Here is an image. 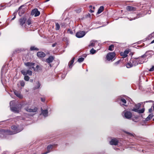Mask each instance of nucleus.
I'll list each match as a JSON object with an SVG mask.
<instances>
[{"label": "nucleus", "mask_w": 154, "mask_h": 154, "mask_svg": "<svg viewBox=\"0 0 154 154\" xmlns=\"http://www.w3.org/2000/svg\"><path fill=\"white\" fill-rule=\"evenodd\" d=\"M15 101H11L10 103V109L11 111L15 112L18 113L21 110V105L20 104H17L15 106Z\"/></svg>", "instance_id": "nucleus-2"}, {"label": "nucleus", "mask_w": 154, "mask_h": 154, "mask_svg": "<svg viewBox=\"0 0 154 154\" xmlns=\"http://www.w3.org/2000/svg\"><path fill=\"white\" fill-rule=\"evenodd\" d=\"M152 111V109L151 108L149 109V112H151Z\"/></svg>", "instance_id": "nucleus-47"}, {"label": "nucleus", "mask_w": 154, "mask_h": 154, "mask_svg": "<svg viewBox=\"0 0 154 154\" xmlns=\"http://www.w3.org/2000/svg\"><path fill=\"white\" fill-rule=\"evenodd\" d=\"M25 110L27 112H36L37 111L38 109L37 107H35L34 109H32L29 108L28 107H26L25 108Z\"/></svg>", "instance_id": "nucleus-10"}, {"label": "nucleus", "mask_w": 154, "mask_h": 154, "mask_svg": "<svg viewBox=\"0 0 154 154\" xmlns=\"http://www.w3.org/2000/svg\"><path fill=\"white\" fill-rule=\"evenodd\" d=\"M56 45H57V44L56 43L53 44H52V46L53 47H54L56 46Z\"/></svg>", "instance_id": "nucleus-45"}, {"label": "nucleus", "mask_w": 154, "mask_h": 154, "mask_svg": "<svg viewBox=\"0 0 154 154\" xmlns=\"http://www.w3.org/2000/svg\"><path fill=\"white\" fill-rule=\"evenodd\" d=\"M40 12L37 8H35L31 12V15L34 16L35 17L38 16L40 15Z\"/></svg>", "instance_id": "nucleus-6"}, {"label": "nucleus", "mask_w": 154, "mask_h": 154, "mask_svg": "<svg viewBox=\"0 0 154 154\" xmlns=\"http://www.w3.org/2000/svg\"><path fill=\"white\" fill-rule=\"evenodd\" d=\"M129 53V51L128 50H126L124 52H121L120 53L121 56L125 58L127 57V54Z\"/></svg>", "instance_id": "nucleus-14"}, {"label": "nucleus", "mask_w": 154, "mask_h": 154, "mask_svg": "<svg viewBox=\"0 0 154 154\" xmlns=\"http://www.w3.org/2000/svg\"><path fill=\"white\" fill-rule=\"evenodd\" d=\"M37 56L39 57H44L46 56V54L43 52L39 51L37 53Z\"/></svg>", "instance_id": "nucleus-16"}, {"label": "nucleus", "mask_w": 154, "mask_h": 154, "mask_svg": "<svg viewBox=\"0 0 154 154\" xmlns=\"http://www.w3.org/2000/svg\"><path fill=\"white\" fill-rule=\"evenodd\" d=\"M60 26L59 24L57 23H55V29L56 30H58L60 28Z\"/></svg>", "instance_id": "nucleus-26"}, {"label": "nucleus", "mask_w": 154, "mask_h": 154, "mask_svg": "<svg viewBox=\"0 0 154 154\" xmlns=\"http://www.w3.org/2000/svg\"><path fill=\"white\" fill-rule=\"evenodd\" d=\"M67 32L68 33H69L71 34H72L73 33V32L70 29H68Z\"/></svg>", "instance_id": "nucleus-35"}, {"label": "nucleus", "mask_w": 154, "mask_h": 154, "mask_svg": "<svg viewBox=\"0 0 154 154\" xmlns=\"http://www.w3.org/2000/svg\"><path fill=\"white\" fill-rule=\"evenodd\" d=\"M104 10V7L103 6H100L98 9L97 13L98 14H100Z\"/></svg>", "instance_id": "nucleus-23"}, {"label": "nucleus", "mask_w": 154, "mask_h": 154, "mask_svg": "<svg viewBox=\"0 0 154 154\" xmlns=\"http://www.w3.org/2000/svg\"><path fill=\"white\" fill-rule=\"evenodd\" d=\"M133 66H135L139 63L138 60H135L133 61Z\"/></svg>", "instance_id": "nucleus-22"}, {"label": "nucleus", "mask_w": 154, "mask_h": 154, "mask_svg": "<svg viewBox=\"0 0 154 154\" xmlns=\"http://www.w3.org/2000/svg\"><path fill=\"white\" fill-rule=\"evenodd\" d=\"M153 120L154 121V119H153Z\"/></svg>", "instance_id": "nucleus-57"}, {"label": "nucleus", "mask_w": 154, "mask_h": 154, "mask_svg": "<svg viewBox=\"0 0 154 154\" xmlns=\"http://www.w3.org/2000/svg\"><path fill=\"white\" fill-rule=\"evenodd\" d=\"M20 25L25 28L28 29L31 23V20L30 19L27 20L26 18L23 17L19 20Z\"/></svg>", "instance_id": "nucleus-3"}, {"label": "nucleus", "mask_w": 154, "mask_h": 154, "mask_svg": "<svg viewBox=\"0 0 154 154\" xmlns=\"http://www.w3.org/2000/svg\"><path fill=\"white\" fill-rule=\"evenodd\" d=\"M138 106L139 107V108L140 107V104H138Z\"/></svg>", "instance_id": "nucleus-53"}, {"label": "nucleus", "mask_w": 154, "mask_h": 154, "mask_svg": "<svg viewBox=\"0 0 154 154\" xmlns=\"http://www.w3.org/2000/svg\"><path fill=\"white\" fill-rule=\"evenodd\" d=\"M145 110L144 108H142L141 109L138 110V113H142L144 112Z\"/></svg>", "instance_id": "nucleus-28"}, {"label": "nucleus", "mask_w": 154, "mask_h": 154, "mask_svg": "<svg viewBox=\"0 0 154 154\" xmlns=\"http://www.w3.org/2000/svg\"><path fill=\"white\" fill-rule=\"evenodd\" d=\"M126 66L128 68H130L133 66V64L131 62L128 63L126 64Z\"/></svg>", "instance_id": "nucleus-25"}, {"label": "nucleus", "mask_w": 154, "mask_h": 154, "mask_svg": "<svg viewBox=\"0 0 154 154\" xmlns=\"http://www.w3.org/2000/svg\"><path fill=\"white\" fill-rule=\"evenodd\" d=\"M126 9L127 11H134L136 10V8L134 7L128 6L127 7Z\"/></svg>", "instance_id": "nucleus-15"}, {"label": "nucleus", "mask_w": 154, "mask_h": 154, "mask_svg": "<svg viewBox=\"0 0 154 154\" xmlns=\"http://www.w3.org/2000/svg\"><path fill=\"white\" fill-rule=\"evenodd\" d=\"M74 59L75 58L73 57L72 60L69 62L68 65L69 68H71L72 67V65L74 62Z\"/></svg>", "instance_id": "nucleus-19"}, {"label": "nucleus", "mask_w": 154, "mask_h": 154, "mask_svg": "<svg viewBox=\"0 0 154 154\" xmlns=\"http://www.w3.org/2000/svg\"><path fill=\"white\" fill-rule=\"evenodd\" d=\"M20 85L22 87H23L25 85V83L23 81H20Z\"/></svg>", "instance_id": "nucleus-34"}, {"label": "nucleus", "mask_w": 154, "mask_h": 154, "mask_svg": "<svg viewBox=\"0 0 154 154\" xmlns=\"http://www.w3.org/2000/svg\"><path fill=\"white\" fill-rule=\"evenodd\" d=\"M40 84L38 82H37L36 83V85L33 88L34 90L38 89L40 86Z\"/></svg>", "instance_id": "nucleus-20"}, {"label": "nucleus", "mask_w": 154, "mask_h": 154, "mask_svg": "<svg viewBox=\"0 0 154 154\" xmlns=\"http://www.w3.org/2000/svg\"><path fill=\"white\" fill-rule=\"evenodd\" d=\"M38 67H39V66H38L37 65V66H36V68H38Z\"/></svg>", "instance_id": "nucleus-54"}, {"label": "nucleus", "mask_w": 154, "mask_h": 154, "mask_svg": "<svg viewBox=\"0 0 154 154\" xmlns=\"http://www.w3.org/2000/svg\"><path fill=\"white\" fill-rule=\"evenodd\" d=\"M146 54H144L143 55L139 57L138 59V60L139 64L143 63L146 60Z\"/></svg>", "instance_id": "nucleus-8"}, {"label": "nucleus", "mask_w": 154, "mask_h": 154, "mask_svg": "<svg viewBox=\"0 0 154 154\" xmlns=\"http://www.w3.org/2000/svg\"><path fill=\"white\" fill-rule=\"evenodd\" d=\"M121 62V61L119 60H118V61H117V62H116L115 63H114V64L115 65H117L118 64H119L120 62Z\"/></svg>", "instance_id": "nucleus-41"}, {"label": "nucleus", "mask_w": 154, "mask_h": 154, "mask_svg": "<svg viewBox=\"0 0 154 154\" xmlns=\"http://www.w3.org/2000/svg\"><path fill=\"white\" fill-rule=\"evenodd\" d=\"M20 10H21V9L20 8H19V14H20Z\"/></svg>", "instance_id": "nucleus-51"}, {"label": "nucleus", "mask_w": 154, "mask_h": 154, "mask_svg": "<svg viewBox=\"0 0 154 154\" xmlns=\"http://www.w3.org/2000/svg\"><path fill=\"white\" fill-rule=\"evenodd\" d=\"M41 100L42 102H44L45 100V99L44 97H43L41 98Z\"/></svg>", "instance_id": "nucleus-40"}, {"label": "nucleus", "mask_w": 154, "mask_h": 154, "mask_svg": "<svg viewBox=\"0 0 154 154\" xmlns=\"http://www.w3.org/2000/svg\"><path fill=\"white\" fill-rule=\"evenodd\" d=\"M81 11V8H78L77 9H76L75 11L76 13H80Z\"/></svg>", "instance_id": "nucleus-33"}, {"label": "nucleus", "mask_w": 154, "mask_h": 154, "mask_svg": "<svg viewBox=\"0 0 154 154\" xmlns=\"http://www.w3.org/2000/svg\"><path fill=\"white\" fill-rule=\"evenodd\" d=\"M50 0H46L45 1V2H47L48 1H49Z\"/></svg>", "instance_id": "nucleus-56"}, {"label": "nucleus", "mask_w": 154, "mask_h": 154, "mask_svg": "<svg viewBox=\"0 0 154 154\" xmlns=\"http://www.w3.org/2000/svg\"><path fill=\"white\" fill-rule=\"evenodd\" d=\"M125 133H126L127 134H128L129 135H130V136H133L132 134L131 133H130V132L126 131L125 132Z\"/></svg>", "instance_id": "nucleus-43"}, {"label": "nucleus", "mask_w": 154, "mask_h": 154, "mask_svg": "<svg viewBox=\"0 0 154 154\" xmlns=\"http://www.w3.org/2000/svg\"><path fill=\"white\" fill-rule=\"evenodd\" d=\"M97 42L96 41H91L90 42V44L88 46L90 47H93L94 46L95 44L96 43H97Z\"/></svg>", "instance_id": "nucleus-17"}, {"label": "nucleus", "mask_w": 154, "mask_h": 154, "mask_svg": "<svg viewBox=\"0 0 154 154\" xmlns=\"http://www.w3.org/2000/svg\"><path fill=\"white\" fill-rule=\"evenodd\" d=\"M25 65L26 66L29 67V69H33L34 70H35V68L34 67L35 65V63H34L27 62L25 63Z\"/></svg>", "instance_id": "nucleus-7"}, {"label": "nucleus", "mask_w": 154, "mask_h": 154, "mask_svg": "<svg viewBox=\"0 0 154 154\" xmlns=\"http://www.w3.org/2000/svg\"><path fill=\"white\" fill-rule=\"evenodd\" d=\"M3 133V130H0V135ZM1 136V135H0Z\"/></svg>", "instance_id": "nucleus-46"}, {"label": "nucleus", "mask_w": 154, "mask_h": 154, "mask_svg": "<svg viewBox=\"0 0 154 154\" xmlns=\"http://www.w3.org/2000/svg\"><path fill=\"white\" fill-rule=\"evenodd\" d=\"M153 114H151L148 116V117H149L150 118V119H151L153 117Z\"/></svg>", "instance_id": "nucleus-39"}, {"label": "nucleus", "mask_w": 154, "mask_h": 154, "mask_svg": "<svg viewBox=\"0 0 154 154\" xmlns=\"http://www.w3.org/2000/svg\"><path fill=\"white\" fill-rule=\"evenodd\" d=\"M42 113L43 115L45 117H46L48 115V111L47 109L42 110Z\"/></svg>", "instance_id": "nucleus-18"}, {"label": "nucleus", "mask_w": 154, "mask_h": 154, "mask_svg": "<svg viewBox=\"0 0 154 154\" xmlns=\"http://www.w3.org/2000/svg\"><path fill=\"white\" fill-rule=\"evenodd\" d=\"M24 79L25 80L28 81L29 80V77L28 76L25 75L24 78Z\"/></svg>", "instance_id": "nucleus-32"}, {"label": "nucleus", "mask_w": 154, "mask_h": 154, "mask_svg": "<svg viewBox=\"0 0 154 154\" xmlns=\"http://www.w3.org/2000/svg\"><path fill=\"white\" fill-rule=\"evenodd\" d=\"M115 56L116 54L114 52H110L107 54L106 58L108 61H112Z\"/></svg>", "instance_id": "nucleus-4"}, {"label": "nucleus", "mask_w": 154, "mask_h": 154, "mask_svg": "<svg viewBox=\"0 0 154 154\" xmlns=\"http://www.w3.org/2000/svg\"><path fill=\"white\" fill-rule=\"evenodd\" d=\"M121 101L124 103H126V101L125 99H122Z\"/></svg>", "instance_id": "nucleus-37"}, {"label": "nucleus", "mask_w": 154, "mask_h": 154, "mask_svg": "<svg viewBox=\"0 0 154 154\" xmlns=\"http://www.w3.org/2000/svg\"><path fill=\"white\" fill-rule=\"evenodd\" d=\"M124 116L127 119H130L132 116V113L131 112L129 111H126L124 112Z\"/></svg>", "instance_id": "nucleus-9"}, {"label": "nucleus", "mask_w": 154, "mask_h": 154, "mask_svg": "<svg viewBox=\"0 0 154 154\" xmlns=\"http://www.w3.org/2000/svg\"><path fill=\"white\" fill-rule=\"evenodd\" d=\"M11 128L14 130L13 132L10 130H7L5 132V133L9 135H12L20 132L23 129L22 126L14 125L11 126Z\"/></svg>", "instance_id": "nucleus-1"}, {"label": "nucleus", "mask_w": 154, "mask_h": 154, "mask_svg": "<svg viewBox=\"0 0 154 154\" xmlns=\"http://www.w3.org/2000/svg\"><path fill=\"white\" fill-rule=\"evenodd\" d=\"M85 32L84 31H80L78 32L76 34V36L78 38H81L83 37L85 35Z\"/></svg>", "instance_id": "nucleus-5"}, {"label": "nucleus", "mask_w": 154, "mask_h": 154, "mask_svg": "<svg viewBox=\"0 0 154 154\" xmlns=\"http://www.w3.org/2000/svg\"><path fill=\"white\" fill-rule=\"evenodd\" d=\"M19 97L20 98V99H22V97Z\"/></svg>", "instance_id": "nucleus-55"}, {"label": "nucleus", "mask_w": 154, "mask_h": 154, "mask_svg": "<svg viewBox=\"0 0 154 154\" xmlns=\"http://www.w3.org/2000/svg\"><path fill=\"white\" fill-rule=\"evenodd\" d=\"M32 74V72L30 70H28L27 71V75H31Z\"/></svg>", "instance_id": "nucleus-29"}, {"label": "nucleus", "mask_w": 154, "mask_h": 154, "mask_svg": "<svg viewBox=\"0 0 154 154\" xmlns=\"http://www.w3.org/2000/svg\"><path fill=\"white\" fill-rule=\"evenodd\" d=\"M16 17V16L14 15V17L11 19L12 20H14Z\"/></svg>", "instance_id": "nucleus-50"}, {"label": "nucleus", "mask_w": 154, "mask_h": 154, "mask_svg": "<svg viewBox=\"0 0 154 154\" xmlns=\"http://www.w3.org/2000/svg\"><path fill=\"white\" fill-rule=\"evenodd\" d=\"M14 92L16 96H20V92L19 91L14 90Z\"/></svg>", "instance_id": "nucleus-21"}, {"label": "nucleus", "mask_w": 154, "mask_h": 154, "mask_svg": "<svg viewBox=\"0 0 154 154\" xmlns=\"http://www.w3.org/2000/svg\"><path fill=\"white\" fill-rule=\"evenodd\" d=\"M151 119H150V118L149 117H147L146 119V121H148L150 120Z\"/></svg>", "instance_id": "nucleus-44"}, {"label": "nucleus", "mask_w": 154, "mask_h": 154, "mask_svg": "<svg viewBox=\"0 0 154 154\" xmlns=\"http://www.w3.org/2000/svg\"><path fill=\"white\" fill-rule=\"evenodd\" d=\"M21 73L24 75H27V71H26L24 70H22L21 71Z\"/></svg>", "instance_id": "nucleus-30"}, {"label": "nucleus", "mask_w": 154, "mask_h": 154, "mask_svg": "<svg viewBox=\"0 0 154 154\" xmlns=\"http://www.w3.org/2000/svg\"><path fill=\"white\" fill-rule=\"evenodd\" d=\"M118 143V141L116 138L112 139L110 142V143L111 145H116Z\"/></svg>", "instance_id": "nucleus-11"}, {"label": "nucleus", "mask_w": 154, "mask_h": 154, "mask_svg": "<svg viewBox=\"0 0 154 154\" xmlns=\"http://www.w3.org/2000/svg\"><path fill=\"white\" fill-rule=\"evenodd\" d=\"M132 110L133 111L135 112H138V109H136V108H134Z\"/></svg>", "instance_id": "nucleus-38"}, {"label": "nucleus", "mask_w": 154, "mask_h": 154, "mask_svg": "<svg viewBox=\"0 0 154 154\" xmlns=\"http://www.w3.org/2000/svg\"><path fill=\"white\" fill-rule=\"evenodd\" d=\"M37 49V48H35L34 47H31L30 48L31 50H36Z\"/></svg>", "instance_id": "nucleus-36"}, {"label": "nucleus", "mask_w": 154, "mask_h": 154, "mask_svg": "<svg viewBox=\"0 0 154 154\" xmlns=\"http://www.w3.org/2000/svg\"><path fill=\"white\" fill-rule=\"evenodd\" d=\"M90 11L91 13H93L94 12V11L92 10V9L91 8V9L90 10Z\"/></svg>", "instance_id": "nucleus-48"}, {"label": "nucleus", "mask_w": 154, "mask_h": 154, "mask_svg": "<svg viewBox=\"0 0 154 154\" xmlns=\"http://www.w3.org/2000/svg\"><path fill=\"white\" fill-rule=\"evenodd\" d=\"M55 146L54 144L53 145H50L48 146L47 148V151L45 152L44 153H43L42 154H46L50 152V150L51 149Z\"/></svg>", "instance_id": "nucleus-12"}, {"label": "nucleus", "mask_w": 154, "mask_h": 154, "mask_svg": "<svg viewBox=\"0 0 154 154\" xmlns=\"http://www.w3.org/2000/svg\"><path fill=\"white\" fill-rule=\"evenodd\" d=\"M54 59V57L53 56H50L46 60V61L48 63H50L53 62Z\"/></svg>", "instance_id": "nucleus-13"}, {"label": "nucleus", "mask_w": 154, "mask_h": 154, "mask_svg": "<svg viewBox=\"0 0 154 154\" xmlns=\"http://www.w3.org/2000/svg\"><path fill=\"white\" fill-rule=\"evenodd\" d=\"M84 58H83V57L80 58L78 59V61L79 63H81V62H83L84 61Z\"/></svg>", "instance_id": "nucleus-31"}, {"label": "nucleus", "mask_w": 154, "mask_h": 154, "mask_svg": "<svg viewBox=\"0 0 154 154\" xmlns=\"http://www.w3.org/2000/svg\"><path fill=\"white\" fill-rule=\"evenodd\" d=\"M154 70V66H153L152 67V68H151L149 71H152Z\"/></svg>", "instance_id": "nucleus-42"}, {"label": "nucleus", "mask_w": 154, "mask_h": 154, "mask_svg": "<svg viewBox=\"0 0 154 154\" xmlns=\"http://www.w3.org/2000/svg\"><path fill=\"white\" fill-rule=\"evenodd\" d=\"M96 52V51L93 48L91 49L90 51V52L92 54H94Z\"/></svg>", "instance_id": "nucleus-27"}, {"label": "nucleus", "mask_w": 154, "mask_h": 154, "mask_svg": "<svg viewBox=\"0 0 154 154\" xmlns=\"http://www.w3.org/2000/svg\"><path fill=\"white\" fill-rule=\"evenodd\" d=\"M154 43V39L150 43L151 44H152V43Z\"/></svg>", "instance_id": "nucleus-52"}, {"label": "nucleus", "mask_w": 154, "mask_h": 154, "mask_svg": "<svg viewBox=\"0 0 154 154\" xmlns=\"http://www.w3.org/2000/svg\"><path fill=\"white\" fill-rule=\"evenodd\" d=\"M114 46L113 45H110L108 48V50L110 51H112L114 50Z\"/></svg>", "instance_id": "nucleus-24"}, {"label": "nucleus", "mask_w": 154, "mask_h": 154, "mask_svg": "<svg viewBox=\"0 0 154 154\" xmlns=\"http://www.w3.org/2000/svg\"><path fill=\"white\" fill-rule=\"evenodd\" d=\"M90 8H91V9H92V8H93V9H94V8H95V7H92V6H90Z\"/></svg>", "instance_id": "nucleus-49"}]
</instances>
